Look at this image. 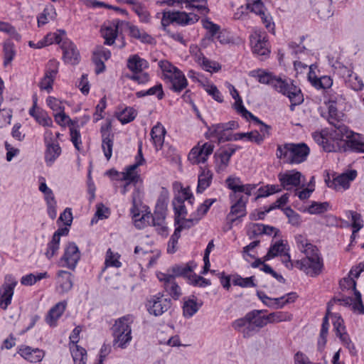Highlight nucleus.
I'll list each match as a JSON object with an SVG mask.
<instances>
[{"label": "nucleus", "instance_id": "f257e3e1", "mask_svg": "<svg viewBox=\"0 0 364 364\" xmlns=\"http://www.w3.org/2000/svg\"><path fill=\"white\" fill-rule=\"evenodd\" d=\"M295 242L298 250L305 256L301 259L291 260L289 251H287L280 255L282 262L289 269L296 268L312 277L319 275L323 272L324 263L318 247L302 235H296Z\"/></svg>", "mask_w": 364, "mask_h": 364}, {"label": "nucleus", "instance_id": "f03ea898", "mask_svg": "<svg viewBox=\"0 0 364 364\" xmlns=\"http://www.w3.org/2000/svg\"><path fill=\"white\" fill-rule=\"evenodd\" d=\"M267 312V309H253L243 317L233 321L231 326L241 333L244 338H250L269 323L289 321L292 319V315L287 311H274L264 315Z\"/></svg>", "mask_w": 364, "mask_h": 364}, {"label": "nucleus", "instance_id": "7ed1b4c3", "mask_svg": "<svg viewBox=\"0 0 364 364\" xmlns=\"http://www.w3.org/2000/svg\"><path fill=\"white\" fill-rule=\"evenodd\" d=\"M259 82L271 86L275 91L287 96L291 102V107L299 105L304 101L301 89L290 79H283L272 73L262 70L257 75Z\"/></svg>", "mask_w": 364, "mask_h": 364}, {"label": "nucleus", "instance_id": "20e7f679", "mask_svg": "<svg viewBox=\"0 0 364 364\" xmlns=\"http://www.w3.org/2000/svg\"><path fill=\"white\" fill-rule=\"evenodd\" d=\"M310 149L305 143L277 144V158L287 164H299L306 161Z\"/></svg>", "mask_w": 364, "mask_h": 364}, {"label": "nucleus", "instance_id": "39448f33", "mask_svg": "<svg viewBox=\"0 0 364 364\" xmlns=\"http://www.w3.org/2000/svg\"><path fill=\"white\" fill-rule=\"evenodd\" d=\"M162 73L161 79L169 85L171 90L176 93L181 92L188 85L184 73L167 60L158 63Z\"/></svg>", "mask_w": 364, "mask_h": 364}, {"label": "nucleus", "instance_id": "423d86ee", "mask_svg": "<svg viewBox=\"0 0 364 364\" xmlns=\"http://www.w3.org/2000/svg\"><path fill=\"white\" fill-rule=\"evenodd\" d=\"M134 321L132 314H127L115 320L111 328L114 348L125 349L129 345L132 340V324Z\"/></svg>", "mask_w": 364, "mask_h": 364}, {"label": "nucleus", "instance_id": "0eeeda50", "mask_svg": "<svg viewBox=\"0 0 364 364\" xmlns=\"http://www.w3.org/2000/svg\"><path fill=\"white\" fill-rule=\"evenodd\" d=\"M338 142L336 148L337 152L350 151L364 153V135L348 129L347 126H341L338 129Z\"/></svg>", "mask_w": 364, "mask_h": 364}, {"label": "nucleus", "instance_id": "6e6552de", "mask_svg": "<svg viewBox=\"0 0 364 364\" xmlns=\"http://www.w3.org/2000/svg\"><path fill=\"white\" fill-rule=\"evenodd\" d=\"M206 127L207 130L204 133V136L210 140V142H216L220 144L226 141H235L236 134L232 133V130L238 127V124L235 121L213 124Z\"/></svg>", "mask_w": 364, "mask_h": 364}, {"label": "nucleus", "instance_id": "1a4fd4ad", "mask_svg": "<svg viewBox=\"0 0 364 364\" xmlns=\"http://www.w3.org/2000/svg\"><path fill=\"white\" fill-rule=\"evenodd\" d=\"M127 67L132 72V75L129 79L138 84H146L150 80L148 73L144 72L149 68V62L141 58L138 54L129 55L127 60Z\"/></svg>", "mask_w": 364, "mask_h": 364}, {"label": "nucleus", "instance_id": "9d476101", "mask_svg": "<svg viewBox=\"0 0 364 364\" xmlns=\"http://www.w3.org/2000/svg\"><path fill=\"white\" fill-rule=\"evenodd\" d=\"M167 197L161 195L156 202V208L151 213V226L155 228L159 235L164 237L168 235V228L166 223Z\"/></svg>", "mask_w": 364, "mask_h": 364}, {"label": "nucleus", "instance_id": "9b49d317", "mask_svg": "<svg viewBox=\"0 0 364 364\" xmlns=\"http://www.w3.org/2000/svg\"><path fill=\"white\" fill-rule=\"evenodd\" d=\"M250 43L252 53L261 60L269 57L271 46L265 31L256 30L250 36Z\"/></svg>", "mask_w": 364, "mask_h": 364}, {"label": "nucleus", "instance_id": "f8f14e48", "mask_svg": "<svg viewBox=\"0 0 364 364\" xmlns=\"http://www.w3.org/2000/svg\"><path fill=\"white\" fill-rule=\"evenodd\" d=\"M356 170L351 169L341 174L333 172L332 174L327 173L325 176L326 186L336 191H344L348 190L351 182L357 177Z\"/></svg>", "mask_w": 364, "mask_h": 364}, {"label": "nucleus", "instance_id": "ddd939ff", "mask_svg": "<svg viewBox=\"0 0 364 364\" xmlns=\"http://www.w3.org/2000/svg\"><path fill=\"white\" fill-rule=\"evenodd\" d=\"M81 258V253L74 242H68L63 248V252L57 261L59 267L67 268L74 272Z\"/></svg>", "mask_w": 364, "mask_h": 364}, {"label": "nucleus", "instance_id": "4468645a", "mask_svg": "<svg viewBox=\"0 0 364 364\" xmlns=\"http://www.w3.org/2000/svg\"><path fill=\"white\" fill-rule=\"evenodd\" d=\"M186 200L191 205L195 201L194 196L188 186L185 188L181 187V190L173 199L172 205L175 215V223H179V218L181 216L185 217L188 214L185 205Z\"/></svg>", "mask_w": 364, "mask_h": 364}, {"label": "nucleus", "instance_id": "2eb2a0df", "mask_svg": "<svg viewBox=\"0 0 364 364\" xmlns=\"http://www.w3.org/2000/svg\"><path fill=\"white\" fill-rule=\"evenodd\" d=\"M240 146L229 144L220 148L214 154L215 171L217 173L225 172L229 166L231 157L235 154Z\"/></svg>", "mask_w": 364, "mask_h": 364}, {"label": "nucleus", "instance_id": "dca6fc26", "mask_svg": "<svg viewBox=\"0 0 364 364\" xmlns=\"http://www.w3.org/2000/svg\"><path fill=\"white\" fill-rule=\"evenodd\" d=\"M215 145L212 142L198 141L190 151L188 159L192 164H205L213 153Z\"/></svg>", "mask_w": 364, "mask_h": 364}, {"label": "nucleus", "instance_id": "f3484780", "mask_svg": "<svg viewBox=\"0 0 364 364\" xmlns=\"http://www.w3.org/2000/svg\"><path fill=\"white\" fill-rule=\"evenodd\" d=\"M101 136V149L105 157L109 161L112 156L115 132L112 130L111 121L102 124L100 129Z\"/></svg>", "mask_w": 364, "mask_h": 364}, {"label": "nucleus", "instance_id": "a211bd4d", "mask_svg": "<svg viewBox=\"0 0 364 364\" xmlns=\"http://www.w3.org/2000/svg\"><path fill=\"white\" fill-rule=\"evenodd\" d=\"M171 306V299L164 298V294L161 292L150 296L145 304L147 311L155 316L162 315L170 309Z\"/></svg>", "mask_w": 364, "mask_h": 364}, {"label": "nucleus", "instance_id": "6ab92c4d", "mask_svg": "<svg viewBox=\"0 0 364 364\" xmlns=\"http://www.w3.org/2000/svg\"><path fill=\"white\" fill-rule=\"evenodd\" d=\"M18 282L12 274H6L4 282L0 287V308L6 310L11 304L14 293V289Z\"/></svg>", "mask_w": 364, "mask_h": 364}, {"label": "nucleus", "instance_id": "aec40b11", "mask_svg": "<svg viewBox=\"0 0 364 364\" xmlns=\"http://www.w3.org/2000/svg\"><path fill=\"white\" fill-rule=\"evenodd\" d=\"M338 130H333L331 132L326 131L316 132L313 134L314 141L321 146L326 152H337V150H333L332 148L338 146Z\"/></svg>", "mask_w": 364, "mask_h": 364}, {"label": "nucleus", "instance_id": "412c9836", "mask_svg": "<svg viewBox=\"0 0 364 364\" xmlns=\"http://www.w3.org/2000/svg\"><path fill=\"white\" fill-rule=\"evenodd\" d=\"M229 199L231 203V206L227 218L233 223L237 219L246 215L248 198L247 197H245V195H242L236 196L235 198H229Z\"/></svg>", "mask_w": 364, "mask_h": 364}, {"label": "nucleus", "instance_id": "4be33fe9", "mask_svg": "<svg viewBox=\"0 0 364 364\" xmlns=\"http://www.w3.org/2000/svg\"><path fill=\"white\" fill-rule=\"evenodd\" d=\"M277 177L280 187L290 191L293 188H298L300 186L303 176L300 171L291 169L279 173Z\"/></svg>", "mask_w": 364, "mask_h": 364}, {"label": "nucleus", "instance_id": "5701e85b", "mask_svg": "<svg viewBox=\"0 0 364 364\" xmlns=\"http://www.w3.org/2000/svg\"><path fill=\"white\" fill-rule=\"evenodd\" d=\"M339 285L342 291H350L355 296V302L353 305V311H358L359 314H364V306L362 301L361 294L356 289V282L353 277L348 275L343 278L339 282Z\"/></svg>", "mask_w": 364, "mask_h": 364}, {"label": "nucleus", "instance_id": "b1692460", "mask_svg": "<svg viewBox=\"0 0 364 364\" xmlns=\"http://www.w3.org/2000/svg\"><path fill=\"white\" fill-rule=\"evenodd\" d=\"M29 115L41 126L44 127H51L53 125L52 118L48 112L38 107L37 105V97H33V105L28 110Z\"/></svg>", "mask_w": 364, "mask_h": 364}, {"label": "nucleus", "instance_id": "393cba45", "mask_svg": "<svg viewBox=\"0 0 364 364\" xmlns=\"http://www.w3.org/2000/svg\"><path fill=\"white\" fill-rule=\"evenodd\" d=\"M17 353L24 360L30 363H39L45 356V351L38 348H32L26 345H21L17 348Z\"/></svg>", "mask_w": 364, "mask_h": 364}, {"label": "nucleus", "instance_id": "a878e982", "mask_svg": "<svg viewBox=\"0 0 364 364\" xmlns=\"http://www.w3.org/2000/svg\"><path fill=\"white\" fill-rule=\"evenodd\" d=\"M60 48L63 50V58L65 63L73 65H75L79 63L80 53L74 43L66 38L62 42Z\"/></svg>", "mask_w": 364, "mask_h": 364}, {"label": "nucleus", "instance_id": "bb28decb", "mask_svg": "<svg viewBox=\"0 0 364 364\" xmlns=\"http://www.w3.org/2000/svg\"><path fill=\"white\" fill-rule=\"evenodd\" d=\"M313 65L309 66L308 73V80L311 85L316 90H328L333 85V79L328 75L317 76L313 68Z\"/></svg>", "mask_w": 364, "mask_h": 364}, {"label": "nucleus", "instance_id": "cd10ccee", "mask_svg": "<svg viewBox=\"0 0 364 364\" xmlns=\"http://www.w3.org/2000/svg\"><path fill=\"white\" fill-rule=\"evenodd\" d=\"M73 274L68 271L60 269L56 272V289L60 293L69 291L73 286Z\"/></svg>", "mask_w": 364, "mask_h": 364}, {"label": "nucleus", "instance_id": "c85d7f7f", "mask_svg": "<svg viewBox=\"0 0 364 364\" xmlns=\"http://www.w3.org/2000/svg\"><path fill=\"white\" fill-rule=\"evenodd\" d=\"M67 301H63L55 304L48 312L45 321L50 327H55L58 321L63 316L66 309Z\"/></svg>", "mask_w": 364, "mask_h": 364}, {"label": "nucleus", "instance_id": "c756f323", "mask_svg": "<svg viewBox=\"0 0 364 364\" xmlns=\"http://www.w3.org/2000/svg\"><path fill=\"white\" fill-rule=\"evenodd\" d=\"M44 161L47 166H52L62 154V148L58 141L47 142L45 144Z\"/></svg>", "mask_w": 364, "mask_h": 364}, {"label": "nucleus", "instance_id": "7c9ffc66", "mask_svg": "<svg viewBox=\"0 0 364 364\" xmlns=\"http://www.w3.org/2000/svg\"><path fill=\"white\" fill-rule=\"evenodd\" d=\"M124 3L132 6V10L142 23H151V16L146 6L138 0H125Z\"/></svg>", "mask_w": 364, "mask_h": 364}, {"label": "nucleus", "instance_id": "2f4dec72", "mask_svg": "<svg viewBox=\"0 0 364 364\" xmlns=\"http://www.w3.org/2000/svg\"><path fill=\"white\" fill-rule=\"evenodd\" d=\"M166 130L161 122H157L151 129V140L156 151L162 149Z\"/></svg>", "mask_w": 364, "mask_h": 364}, {"label": "nucleus", "instance_id": "473e14b6", "mask_svg": "<svg viewBox=\"0 0 364 364\" xmlns=\"http://www.w3.org/2000/svg\"><path fill=\"white\" fill-rule=\"evenodd\" d=\"M213 178V172L208 168H200L198 176L197 193H203L212 183Z\"/></svg>", "mask_w": 364, "mask_h": 364}, {"label": "nucleus", "instance_id": "72a5a7b5", "mask_svg": "<svg viewBox=\"0 0 364 364\" xmlns=\"http://www.w3.org/2000/svg\"><path fill=\"white\" fill-rule=\"evenodd\" d=\"M229 90L232 97L235 100L233 107L236 112L241 115L243 118L247 117H252V114L248 111L243 105L242 100L239 95L237 89L232 85H229Z\"/></svg>", "mask_w": 364, "mask_h": 364}, {"label": "nucleus", "instance_id": "f704fd0d", "mask_svg": "<svg viewBox=\"0 0 364 364\" xmlns=\"http://www.w3.org/2000/svg\"><path fill=\"white\" fill-rule=\"evenodd\" d=\"M181 1L186 4L187 9L196 11L202 16H206L210 12L208 0H181Z\"/></svg>", "mask_w": 364, "mask_h": 364}, {"label": "nucleus", "instance_id": "c9c22d12", "mask_svg": "<svg viewBox=\"0 0 364 364\" xmlns=\"http://www.w3.org/2000/svg\"><path fill=\"white\" fill-rule=\"evenodd\" d=\"M129 35L135 39L140 41L143 43L153 44L155 41L154 38L145 32L144 30L140 29L137 26L129 25L128 26Z\"/></svg>", "mask_w": 364, "mask_h": 364}, {"label": "nucleus", "instance_id": "e433bc0d", "mask_svg": "<svg viewBox=\"0 0 364 364\" xmlns=\"http://www.w3.org/2000/svg\"><path fill=\"white\" fill-rule=\"evenodd\" d=\"M196 61L207 72L217 73L221 69V66L218 63L209 60L201 52L196 55Z\"/></svg>", "mask_w": 364, "mask_h": 364}, {"label": "nucleus", "instance_id": "4c0bfd02", "mask_svg": "<svg viewBox=\"0 0 364 364\" xmlns=\"http://www.w3.org/2000/svg\"><path fill=\"white\" fill-rule=\"evenodd\" d=\"M328 109V121L335 127L334 130H338L341 126H346L342 122L343 114L340 112L337 109V105H330L327 107Z\"/></svg>", "mask_w": 364, "mask_h": 364}, {"label": "nucleus", "instance_id": "58836bf2", "mask_svg": "<svg viewBox=\"0 0 364 364\" xmlns=\"http://www.w3.org/2000/svg\"><path fill=\"white\" fill-rule=\"evenodd\" d=\"M57 16L56 10L53 5L46 6L43 11L37 16L38 27L47 24L49 21L54 20Z\"/></svg>", "mask_w": 364, "mask_h": 364}, {"label": "nucleus", "instance_id": "ea45409f", "mask_svg": "<svg viewBox=\"0 0 364 364\" xmlns=\"http://www.w3.org/2000/svg\"><path fill=\"white\" fill-rule=\"evenodd\" d=\"M138 168L132 164L126 166L124 168L122 178L123 181H128L134 186L136 185L141 181V174Z\"/></svg>", "mask_w": 364, "mask_h": 364}, {"label": "nucleus", "instance_id": "a19ab883", "mask_svg": "<svg viewBox=\"0 0 364 364\" xmlns=\"http://www.w3.org/2000/svg\"><path fill=\"white\" fill-rule=\"evenodd\" d=\"M298 297L299 296L296 292L291 291L282 296L272 298V306H271V308L274 309H282L285 305L294 303Z\"/></svg>", "mask_w": 364, "mask_h": 364}, {"label": "nucleus", "instance_id": "79ce46f5", "mask_svg": "<svg viewBox=\"0 0 364 364\" xmlns=\"http://www.w3.org/2000/svg\"><path fill=\"white\" fill-rule=\"evenodd\" d=\"M175 23L181 26L194 24L199 20L198 15L196 14H187L185 11H174Z\"/></svg>", "mask_w": 364, "mask_h": 364}, {"label": "nucleus", "instance_id": "37998d69", "mask_svg": "<svg viewBox=\"0 0 364 364\" xmlns=\"http://www.w3.org/2000/svg\"><path fill=\"white\" fill-rule=\"evenodd\" d=\"M70 350L74 364H86L87 360V350L79 345L70 346Z\"/></svg>", "mask_w": 364, "mask_h": 364}, {"label": "nucleus", "instance_id": "c03bdc74", "mask_svg": "<svg viewBox=\"0 0 364 364\" xmlns=\"http://www.w3.org/2000/svg\"><path fill=\"white\" fill-rule=\"evenodd\" d=\"M196 298H184L182 306L183 316L186 318L192 317L199 309L200 305L197 303Z\"/></svg>", "mask_w": 364, "mask_h": 364}, {"label": "nucleus", "instance_id": "a18cd8bd", "mask_svg": "<svg viewBox=\"0 0 364 364\" xmlns=\"http://www.w3.org/2000/svg\"><path fill=\"white\" fill-rule=\"evenodd\" d=\"M4 61L3 65L6 68L11 63L16 55L15 44L11 41H6L3 45Z\"/></svg>", "mask_w": 364, "mask_h": 364}, {"label": "nucleus", "instance_id": "49530a36", "mask_svg": "<svg viewBox=\"0 0 364 364\" xmlns=\"http://www.w3.org/2000/svg\"><path fill=\"white\" fill-rule=\"evenodd\" d=\"M143 210L140 216L133 220L134 226L137 229H144V228L151 225V213L147 205L143 206Z\"/></svg>", "mask_w": 364, "mask_h": 364}, {"label": "nucleus", "instance_id": "de8ad7c7", "mask_svg": "<svg viewBox=\"0 0 364 364\" xmlns=\"http://www.w3.org/2000/svg\"><path fill=\"white\" fill-rule=\"evenodd\" d=\"M101 34L105 38V44L112 46L118 35V26L113 24L102 28Z\"/></svg>", "mask_w": 364, "mask_h": 364}, {"label": "nucleus", "instance_id": "09e8293b", "mask_svg": "<svg viewBox=\"0 0 364 364\" xmlns=\"http://www.w3.org/2000/svg\"><path fill=\"white\" fill-rule=\"evenodd\" d=\"M225 183L226 187L232 191L229 194V198H235L238 196H242V194H238L240 186L242 185L240 177L230 176L225 179Z\"/></svg>", "mask_w": 364, "mask_h": 364}, {"label": "nucleus", "instance_id": "8fccbe9b", "mask_svg": "<svg viewBox=\"0 0 364 364\" xmlns=\"http://www.w3.org/2000/svg\"><path fill=\"white\" fill-rule=\"evenodd\" d=\"M345 215L348 219L351 220V227L354 233H358L363 227V220L361 215L354 210H346Z\"/></svg>", "mask_w": 364, "mask_h": 364}, {"label": "nucleus", "instance_id": "3c124183", "mask_svg": "<svg viewBox=\"0 0 364 364\" xmlns=\"http://www.w3.org/2000/svg\"><path fill=\"white\" fill-rule=\"evenodd\" d=\"M163 287L167 294L173 300H178L182 295L181 289L176 282L175 277L171 281H168L167 284H164Z\"/></svg>", "mask_w": 364, "mask_h": 364}, {"label": "nucleus", "instance_id": "603ef678", "mask_svg": "<svg viewBox=\"0 0 364 364\" xmlns=\"http://www.w3.org/2000/svg\"><path fill=\"white\" fill-rule=\"evenodd\" d=\"M120 255L118 253H114L112 251L110 248L107 250L105 260V267L102 271H105L107 267H113L115 268H119L122 267V264L119 261Z\"/></svg>", "mask_w": 364, "mask_h": 364}, {"label": "nucleus", "instance_id": "864d4df0", "mask_svg": "<svg viewBox=\"0 0 364 364\" xmlns=\"http://www.w3.org/2000/svg\"><path fill=\"white\" fill-rule=\"evenodd\" d=\"M245 119L247 121L251 119L255 124L260 125L259 131L258 132L259 134L262 138V142L264 141V139L269 138L271 136L272 127L264 123L257 117L252 114V117H247Z\"/></svg>", "mask_w": 364, "mask_h": 364}, {"label": "nucleus", "instance_id": "5fc2aeb1", "mask_svg": "<svg viewBox=\"0 0 364 364\" xmlns=\"http://www.w3.org/2000/svg\"><path fill=\"white\" fill-rule=\"evenodd\" d=\"M282 191V188L278 184H267L257 189V196L256 198H267L273 194L277 193Z\"/></svg>", "mask_w": 364, "mask_h": 364}, {"label": "nucleus", "instance_id": "6e6d98bb", "mask_svg": "<svg viewBox=\"0 0 364 364\" xmlns=\"http://www.w3.org/2000/svg\"><path fill=\"white\" fill-rule=\"evenodd\" d=\"M60 242L53 237L48 242L44 255L48 260H51L54 257L58 255L60 250Z\"/></svg>", "mask_w": 364, "mask_h": 364}, {"label": "nucleus", "instance_id": "4d7b16f0", "mask_svg": "<svg viewBox=\"0 0 364 364\" xmlns=\"http://www.w3.org/2000/svg\"><path fill=\"white\" fill-rule=\"evenodd\" d=\"M55 122L60 127H65L68 126L69 129L78 123L77 120L72 119L64 112V109L54 114Z\"/></svg>", "mask_w": 364, "mask_h": 364}, {"label": "nucleus", "instance_id": "13d9d810", "mask_svg": "<svg viewBox=\"0 0 364 364\" xmlns=\"http://www.w3.org/2000/svg\"><path fill=\"white\" fill-rule=\"evenodd\" d=\"M136 110L131 107H127L117 115V119L122 124H126L132 122L136 117Z\"/></svg>", "mask_w": 364, "mask_h": 364}, {"label": "nucleus", "instance_id": "bf43d9fd", "mask_svg": "<svg viewBox=\"0 0 364 364\" xmlns=\"http://www.w3.org/2000/svg\"><path fill=\"white\" fill-rule=\"evenodd\" d=\"M193 267L189 263L185 264H178L172 267L171 272L174 277H186L188 279V277L193 274Z\"/></svg>", "mask_w": 364, "mask_h": 364}, {"label": "nucleus", "instance_id": "052dcab7", "mask_svg": "<svg viewBox=\"0 0 364 364\" xmlns=\"http://www.w3.org/2000/svg\"><path fill=\"white\" fill-rule=\"evenodd\" d=\"M70 141L73 143V146L78 151L82 149V138L81 134L80 132L79 125L77 123L76 125L73 126L69 129Z\"/></svg>", "mask_w": 364, "mask_h": 364}, {"label": "nucleus", "instance_id": "680f3d73", "mask_svg": "<svg viewBox=\"0 0 364 364\" xmlns=\"http://www.w3.org/2000/svg\"><path fill=\"white\" fill-rule=\"evenodd\" d=\"M65 35L64 30H57L56 32H50L46 35L43 38L44 41L46 43L47 46L53 43L60 44L63 41V36Z\"/></svg>", "mask_w": 364, "mask_h": 364}, {"label": "nucleus", "instance_id": "e2e57ef3", "mask_svg": "<svg viewBox=\"0 0 364 364\" xmlns=\"http://www.w3.org/2000/svg\"><path fill=\"white\" fill-rule=\"evenodd\" d=\"M232 284L235 286H239L242 288L256 287L254 276L243 278L241 276L236 274L233 277Z\"/></svg>", "mask_w": 364, "mask_h": 364}, {"label": "nucleus", "instance_id": "0e129e2a", "mask_svg": "<svg viewBox=\"0 0 364 364\" xmlns=\"http://www.w3.org/2000/svg\"><path fill=\"white\" fill-rule=\"evenodd\" d=\"M217 201L216 198H208L205 199L203 203H201L195 213V216L200 220L208 212L212 205Z\"/></svg>", "mask_w": 364, "mask_h": 364}, {"label": "nucleus", "instance_id": "69168bd1", "mask_svg": "<svg viewBox=\"0 0 364 364\" xmlns=\"http://www.w3.org/2000/svg\"><path fill=\"white\" fill-rule=\"evenodd\" d=\"M138 194V192H134L132 196V205L130 209V213L132 215L133 220H135L139 216H140V215L141 214V211L144 210L143 206H144V205H142V203L139 200L136 199V195Z\"/></svg>", "mask_w": 364, "mask_h": 364}, {"label": "nucleus", "instance_id": "338daca9", "mask_svg": "<svg viewBox=\"0 0 364 364\" xmlns=\"http://www.w3.org/2000/svg\"><path fill=\"white\" fill-rule=\"evenodd\" d=\"M284 214L288 218L289 223L293 226L298 227L301 223V215L291 207L282 208Z\"/></svg>", "mask_w": 364, "mask_h": 364}, {"label": "nucleus", "instance_id": "774afa93", "mask_svg": "<svg viewBox=\"0 0 364 364\" xmlns=\"http://www.w3.org/2000/svg\"><path fill=\"white\" fill-rule=\"evenodd\" d=\"M201 23L210 38H215L218 33L220 31V26L213 22L208 18H205L201 20Z\"/></svg>", "mask_w": 364, "mask_h": 364}]
</instances>
